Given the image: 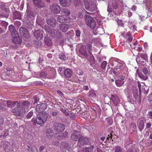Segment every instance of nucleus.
<instances>
[{
	"label": "nucleus",
	"instance_id": "obj_41",
	"mask_svg": "<svg viewBox=\"0 0 152 152\" xmlns=\"http://www.w3.org/2000/svg\"><path fill=\"white\" fill-rule=\"evenodd\" d=\"M117 68L118 72V74H123V71H124V68L122 66H120Z\"/></svg>",
	"mask_w": 152,
	"mask_h": 152
},
{
	"label": "nucleus",
	"instance_id": "obj_25",
	"mask_svg": "<svg viewBox=\"0 0 152 152\" xmlns=\"http://www.w3.org/2000/svg\"><path fill=\"white\" fill-rule=\"evenodd\" d=\"M60 4L64 7L69 6L71 2V0H59Z\"/></svg>",
	"mask_w": 152,
	"mask_h": 152
},
{
	"label": "nucleus",
	"instance_id": "obj_35",
	"mask_svg": "<svg viewBox=\"0 0 152 152\" xmlns=\"http://www.w3.org/2000/svg\"><path fill=\"white\" fill-rule=\"evenodd\" d=\"M144 121L142 120H141L140 121L138 127L140 131H142V129H144Z\"/></svg>",
	"mask_w": 152,
	"mask_h": 152
},
{
	"label": "nucleus",
	"instance_id": "obj_22",
	"mask_svg": "<svg viewBox=\"0 0 152 152\" xmlns=\"http://www.w3.org/2000/svg\"><path fill=\"white\" fill-rule=\"evenodd\" d=\"M136 73L138 76L143 80H145L148 78V76L144 74V75L138 69L137 70Z\"/></svg>",
	"mask_w": 152,
	"mask_h": 152
},
{
	"label": "nucleus",
	"instance_id": "obj_18",
	"mask_svg": "<svg viewBox=\"0 0 152 152\" xmlns=\"http://www.w3.org/2000/svg\"><path fill=\"white\" fill-rule=\"evenodd\" d=\"M29 104V102L26 100H22L19 101L18 102L17 104V105H18V106L25 107V109L28 107Z\"/></svg>",
	"mask_w": 152,
	"mask_h": 152
},
{
	"label": "nucleus",
	"instance_id": "obj_39",
	"mask_svg": "<svg viewBox=\"0 0 152 152\" xmlns=\"http://www.w3.org/2000/svg\"><path fill=\"white\" fill-rule=\"evenodd\" d=\"M115 152H122V148L119 145H117L115 148Z\"/></svg>",
	"mask_w": 152,
	"mask_h": 152
},
{
	"label": "nucleus",
	"instance_id": "obj_12",
	"mask_svg": "<svg viewBox=\"0 0 152 152\" xmlns=\"http://www.w3.org/2000/svg\"><path fill=\"white\" fill-rule=\"evenodd\" d=\"M51 11L54 13H58L61 11L60 6L58 4H53L50 7Z\"/></svg>",
	"mask_w": 152,
	"mask_h": 152
},
{
	"label": "nucleus",
	"instance_id": "obj_16",
	"mask_svg": "<svg viewBox=\"0 0 152 152\" xmlns=\"http://www.w3.org/2000/svg\"><path fill=\"white\" fill-rule=\"evenodd\" d=\"M87 51L86 47L83 45L80 47L79 50L80 53L82 56L85 57H88Z\"/></svg>",
	"mask_w": 152,
	"mask_h": 152
},
{
	"label": "nucleus",
	"instance_id": "obj_7",
	"mask_svg": "<svg viewBox=\"0 0 152 152\" xmlns=\"http://www.w3.org/2000/svg\"><path fill=\"white\" fill-rule=\"evenodd\" d=\"M53 127L54 129L57 132H61L63 131L65 129V126L63 124L55 122L53 124Z\"/></svg>",
	"mask_w": 152,
	"mask_h": 152
},
{
	"label": "nucleus",
	"instance_id": "obj_10",
	"mask_svg": "<svg viewBox=\"0 0 152 152\" xmlns=\"http://www.w3.org/2000/svg\"><path fill=\"white\" fill-rule=\"evenodd\" d=\"M19 31L21 36L25 38L29 37L28 32L26 28L21 26L20 27Z\"/></svg>",
	"mask_w": 152,
	"mask_h": 152
},
{
	"label": "nucleus",
	"instance_id": "obj_36",
	"mask_svg": "<svg viewBox=\"0 0 152 152\" xmlns=\"http://www.w3.org/2000/svg\"><path fill=\"white\" fill-rule=\"evenodd\" d=\"M113 101L114 104L117 105L120 101L119 98L117 96L114 97L113 99Z\"/></svg>",
	"mask_w": 152,
	"mask_h": 152
},
{
	"label": "nucleus",
	"instance_id": "obj_27",
	"mask_svg": "<svg viewBox=\"0 0 152 152\" xmlns=\"http://www.w3.org/2000/svg\"><path fill=\"white\" fill-rule=\"evenodd\" d=\"M33 1L34 4L37 7L41 8L44 7V4L41 0H33Z\"/></svg>",
	"mask_w": 152,
	"mask_h": 152
},
{
	"label": "nucleus",
	"instance_id": "obj_59",
	"mask_svg": "<svg viewBox=\"0 0 152 152\" xmlns=\"http://www.w3.org/2000/svg\"><path fill=\"white\" fill-rule=\"evenodd\" d=\"M4 119L1 117L0 116V126H2L3 125V123L4 122Z\"/></svg>",
	"mask_w": 152,
	"mask_h": 152
},
{
	"label": "nucleus",
	"instance_id": "obj_20",
	"mask_svg": "<svg viewBox=\"0 0 152 152\" xmlns=\"http://www.w3.org/2000/svg\"><path fill=\"white\" fill-rule=\"evenodd\" d=\"M59 26L60 30L64 33L66 32L69 28L68 25L66 24H61Z\"/></svg>",
	"mask_w": 152,
	"mask_h": 152
},
{
	"label": "nucleus",
	"instance_id": "obj_32",
	"mask_svg": "<svg viewBox=\"0 0 152 152\" xmlns=\"http://www.w3.org/2000/svg\"><path fill=\"white\" fill-rule=\"evenodd\" d=\"M45 44L48 46H51L52 42L50 39L48 37H45Z\"/></svg>",
	"mask_w": 152,
	"mask_h": 152
},
{
	"label": "nucleus",
	"instance_id": "obj_46",
	"mask_svg": "<svg viewBox=\"0 0 152 152\" xmlns=\"http://www.w3.org/2000/svg\"><path fill=\"white\" fill-rule=\"evenodd\" d=\"M0 23L2 26L5 28H6L8 24V23L5 21H1Z\"/></svg>",
	"mask_w": 152,
	"mask_h": 152
},
{
	"label": "nucleus",
	"instance_id": "obj_51",
	"mask_svg": "<svg viewBox=\"0 0 152 152\" xmlns=\"http://www.w3.org/2000/svg\"><path fill=\"white\" fill-rule=\"evenodd\" d=\"M33 114V112L31 111L29 112L26 115V117L27 119H29L31 118V117L32 116Z\"/></svg>",
	"mask_w": 152,
	"mask_h": 152
},
{
	"label": "nucleus",
	"instance_id": "obj_14",
	"mask_svg": "<svg viewBox=\"0 0 152 152\" xmlns=\"http://www.w3.org/2000/svg\"><path fill=\"white\" fill-rule=\"evenodd\" d=\"M60 149L63 152L65 151L66 150L69 151L70 149V146L67 142H62L61 143Z\"/></svg>",
	"mask_w": 152,
	"mask_h": 152
},
{
	"label": "nucleus",
	"instance_id": "obj_38",
	"mask_svg": "<svg viewBox=\"0 0 152 152\" xmlns=\"http://www.w3.org/2000/svg\"><path fill=\"white\" fill-rule=\"evenodd\" d=\"M61 11L63 13L67 16L69 15L70 13V11L66 9H63Z\"/></svg>",
	"mask_w": 152,
	"mask_h": 152
},
{
	"label": "nucleus",
	"instance_id": "obj_56",
	"mask_svg": "<svg viewBox=\"0 0 152 152\" xmlns=\"http://www.w3.org/2000/svg\"><path fill=\"white\" fill-rule=\"evenodd\" d=\"M122 74V75H121L120 78L121 80H123L125 79L126 77V73L124 72Z\"/></svg>",
	"mask_w": 152,
	"mask_h": 152
},
{
	"label": "nucleus",
	"instance_id": "obj_60",
	"mask_svg": "<svg viewBox=\"0 0 152 152\" xmlns=\"http://www.w3.org/2000/svg\"><path fill=\"white\" fill-rule=\"evenodd\" d=\"M113 73L116 75H118V72L117 68L116 69H114L113 70Z\"/></svg>",
	"mask_w": 152,
	"mask_h": 152
},
{
	"label": "nucleus",
	"instance_id": "obj_42",
	"mask_svg": "<svg viewBox=\"0 0 152 152\" xmlns=\"http://www.w3.org/2000/svg\"><path fill=\"white\" fill-rule=\"evenodd\" d=\"M39 76L40 77L44 78L47 77V74L45 72H42L39 73Z\"/></svg>",
	"mask_w": 152,
	"mask_h": 152
},
{
	"label": "nucleus",
	"instance_id": "obj_64",
	"mask_svg": "<svg viewBox=\"0 0 152 152\" xmlns=\"http://www.w3.org/2000/svg\"><path fill=\"white\" fill-rule=\"evenodd\" d=\"M148 115L149 116V118L150 119H152V112L149 111L148 113Z\"/></svg>",
	"mask_w": 152,
	"mask_h": 152
},
{
	"label": "nucleus",
	"instance_id": "obj_63",
	"mask_svg": "<svg viewBox=\"0 0 152 152\" xmlns=\"http://www.w3.org/2000/svg\"><path fill=\"white\" fill-rule=\"evenodd\" d=\"M6 110V108L3 107L2 106L1 104L0 103V110H2L3 111H5Z\"/></svg>",
	"mask_w": 152,
	"mask_h": 152
},
{
	"label": "nucleus",
	"instance_id": "obj_31",
	"mask_svg": "<svg viewBox=\"0 0 152 152\" xmlns=\"http://www.w3.org/2000/svg\"><path fill=\"white\" fill-rule=\"evenodd\" d=\"M94 148L93 145L91 146L90 147H85L83 149V152H92Z\"/></svg>",
	"mask_w": 152,
	"mask_h": 152
},
{
	"label": "nucleus",
	"instance_id": "obj_52",
	"mask_svg": "<svg viewBox=\"0 0 152 152\" xmlns=\"http://www.w3.org/2000/svg\"><path fill=\"white\" fill-rule=\"evenodd\" d=\"M75 3L76 6L78 7L82 6V4L80 0H78L77 1H75Z\"/></svg>",
	"mask_w": 152,
	"mask_h": 152
},
{
	"label": "nucleus",
	"instance_id": "obj_43",
	"mask_svg": "<svg viewBox=\"0 0 152 152\" xmlns=\"http://www.w3.org/2000/svg\"><path fill=\"white\" fill-rule=\"evenodd\" d=\"M142 71L144 75L148 77V71L147 68L146 67L143 68Z\"/></svg>",
	"mask_w": 152,
	"mask_h": 152
},
{
	"label": "nucleus",
	"instance_id": "obj_6",
	"mask_svg": "<svg viewBox=\"0 0 152 152\" xmlns=\"http://www.w3.org/2000/svg\"><path fill=\"white\" fill-rule=\"evenodd\" d=\"M89 143V138L83 136L81 135L78 141L77 144L79 146H82L84 145H88Z\"/></svg>",
	"mask_w": 152,
	"mask_h": 152
},
{
	"label": "nucleus",
	"instance_id": "obj_40",
	"mask_svg": "<svg viewBox=\"0 0 152 152\" xmlns=\"http://www.w3.org/2000/svg\"><path fill=\"white\" fill-rule=\"evenodd\" d=\"M112 6L114 9H116L118 7V4L115 1H112Z\"/></svg>",
	"mask_w": 152,
	"mask_h": 152
},
{
	"label": "nucleus",
	"instance_id": "obj_4",
	"mask_svg": "<svg viewBox=\"0 0 152 152\" xmlns=\"http://www.w3.org/2000/svg\"><path fill=\"white\" fill-rule=\"evenodd\" d=\"M85 21L87 25L91 28L93 29L95 28L96 25V22L92 17L89 16H86Z\"/></svg>",
	"mask_w": 152,
	"mask_h": 152
},
{
	"label": "nucleus",
	"instance_id": "obj_54",
	"mask_svg": "<svg viewBox=\"0 0 152 152\" xmlns=\"http://www.w3.org/2000/svg\"><path fill=\"white\" fill-rule=\"evenodd\" d=\"M81 34V31L79 30H77L75 31V36L77 37H80Z\"/></svg>",
	"mask_w": 152,
	"mask_h": 152
},
{
	"label": "nucleus",
	"instance_id": "obj_34",
	"mask_svg": "<svg viewBox=\"0 0 152 152\" xmlns=\"http://www.w3.org/2000/svg\"><path fill=\"white\" fill-rule=\"evenodd\" d=\"M115 83L117 86L120 87L124 83V81L120 80H117L115 81Z\"/></svg>",
	"mask_w": 152,
	"mask_h": 152
},
{
	"label": "nucleus",
	"instance_id": "obj_24",
	"mask_svg": "<svg viewBox=\"0 0 152 152\" xmlns=\"http://www.w3.org/2000/svg\"><path fill=\"white\" fill-rule=\"evenodd\" d=\"M9 29L12 35L16 34L17 35L18 32L15 30V27L12 25H10L9 26Z\"/></svg>",
	"mask_w": 152,
	"mask_h": 152
},
{
	"label": "nucleus",
	"instance_id": "obj_50",
	"mask_svg": "<svg viewBox=\"0 0 152 152\" xmlns=\"http://www.w3.org/2000/svg\"><path fill=\"white\" fill-rule=\"evenodd\" d=\"M133 48L135 50H136L139 52H140L142 50V48L141 47H134Z\"/></svg>",
	"mask_w": 152,
	"mask_h": 152
},
{
	"label": "nucleus",
	"instance_id": "obj_5",
	"mask_svg": "<svg viewBox=\"0 0 152 152\" xmlns=\"http://www.w3.org/2000/svg\"><path fill=\"white\" fill-rule=\"evenodd\" d=\"M85 8L91 12L96 11L97 10V7L94 4H92L91 2H89L88 1L84 2Z\"/></svg>",
	"mask_w": 152,
	"mask_h": 152
},
{
	"label": "nucleus",
	"instance_id": "obj_44",
	"mask_svg": "<svg viewBox=\"0 0 152 152\" xmlns=\"http://www.w3.org/2000/svg\"><path fill=\"white\" fill-rule=\"evenodd\" d=\"M135 147H136L135 144L132 145L131 146V148L128 149L127 152H133V149Z\"/></svg>",
	"mask_w": 152,
	"mask_h": 152
},
{
	"label": "nucleus",
	"instance_id": "obj_53",
	"mask_svg": "<svg viewBox=\"0 0 152 152\" xmlns=\"http://www.w3.org/2000/svg\"><path fill=\"white\" fill-rule=\"evenodd\" d=\"M59 58L62 60H65L66 59V56L63 53H61L60 56Z\"/></svg>",
	"mask_w": 152,
	"mask_h": 152
},
{
	"label": "nucleus",
	"instance_id": "obj_45",
	"mask_svg": "<svg viewBox=\"0 0 152 152\" xmlns=\"http://www.w3.org/2000/svg\"><path fill=\"white\" fill-rule=\"evenodd\" d=\"M140 57L145 60L147 59V55L144 53H142L140 55Z\"/></svg>",
	"mask_w": 152,
	"mask_h": 152
},
{
	"label": "nucleus",
	"instance_id": "obj_1",
	"mask_svg": "<svg viewBox=\"0 0 152 152\" xmlns=\"http://www.w3.org/2000/svg\"><path fill=\"white\" fill-rule=\"evenodd\" d=\"M49 115L48 113L46 112L42 113L36 118V121L37 124L42 126L46 121Z\"/></svg>",
	"mask_w": 152,
	"mask_h": 152
},
{
	"label": "nucleus",
	"instance_id": "obj_47",
	"mask_svg": "<svg viewBox=\"0 0 152 152\" xmlns=\"http://www.w3.org/2000/svg\"><path fill=\"white\" fill-rule=\"evenodd\" d=\"M60 110L63 112L64 114L66 116H68L69 113H68L66 110L64 109H63L62 108H60Z\"/></svg>",
	"mask_w": 152,
	"mask_h": 152
},
{
	"label": "nucleus",
	"instance_id": "obj_57",
	"mask_svg": "<svg viewBox=\"0 0 152 152\" xmlns=\"http://www.w3.org/2000/svg\"><path fill=\"white\" fill-rule=\"evenodd\" d=\"M139 89V92L140 94H141L142 93V90L141 88V85L139 82H138L137 83Z\"/></svg>",
	"mask_w": 152,
	"mask_h": 152
},
{
	"label": "nucleus",
	"instance_id": "obj_30",
	"mask_svg": "<svg viewBox=\"0 0 152 152\" xmlns=\"http://www.w3.org/2000/svg\"><path fill=\"white\" fill-rule=\"evenodd\" d=\"M88 95L89 97L91 99H94L96 98V94L94 91L93 90L90 91L88 93Z\"/></svg>",
	"mask_w": 152,
	"mask_h": 152
},
{
	"label": "nucleus",
	"instance_id": "obj_26",
	"mask_svg": "<svg viewBox=\"0 0 152 152\" xmlns=\"http://www.w3.org/2000/svg\"><path fill=\"white\" fill-rule=\"evenodd\" d=\"M7 107L10 108H12L14 107L15 104H18V102L13 101L10 100H8L7 101Z\"/></svg>",
	"mask_w": 152,
	"mask_h": 152
},
{
	"label": "nucleus",
	"instance_id": "obj_3",
	"mask_svg": "<svg viewBox=\"0 0 152 152\" xmlns=\"http://www.w3.org/2000/svg\"><path fill=\"white\" fill-rule=\"evenodd\" d=\"M0 8L2 12V17L7 18L10 14V10L6 3H1L0 5Z\"/></svg>",
	"mask_w": 152,
	"mask_h": 152
},
{
	"label": "nucleus",
	"instance_id": "obj_29",
	"mask_svg": "<svg viewBox=\"0 0 152 152\" xmlns=\"http://www.w3.org/2000/svg\"><path fill=\"white\" fill-rule=\"evenodd\" d=\"M64 74L66 77H70L72 74V72L70 69H66L64 71Z\"/></svg>",
	"mask_w": 152,
	"mask_h": 152
},
{
	"label": "nucleus",
	"instance_id": "obj_19",
	"mask_svg": "<svg viewBox=\"0 0 152 152\" xmlns=\"http://www.w3.org/2000/svg\"><path fill=\"white\" fill-rule=\"evenodd\" d=\"M127 36H128V38L127 39V40H126V41L124 42L122 45L124 46L125 47H127L128 46L130 45V46L132 47V44L130 43V42L132 41L133 38L130 34L128 35Z\"/></svg>",
	"mask_w": 152,
	"mask_h": 152
},
{
	"label": "nucleus",
	"instance_id": "obj_8",
	"mask_svg": "<svg viewBox=\"0 0 152 152\" xmlns=\"http://www.w3.org/2000/svg\"><path fill=\"white\" fill-rule=\"evenodd\" d=\"M81 135L80 132L77 130L73 131L71 136V139L74 141H78Z\"/></svg>",
	"mask_w": 152,
	"mask_h": 152
},
{
	"label": "nucleus",
	"instance_id": "obj_21",
	"mask_svg": "<svg viewBox=\"0 0 152 152\" xmlns=\"http://www.w3.org/2000/svg\"><path fill=\"white\" fill-rule=\"evenodd\" d=\"M46 135L48 138H52L53 135V130L50 128H48L46 129Z\"/></svg>",
	"mask_w": 152,
	"mask_h": 152
},
{
	"label": "nucleus",
	"instance_id": "obj_2",
	"mask_svg": "<svg viewBox=\"0 0 152 152\" xmlns=\"http://www.w3.org/2000/svg\"><path fill=\"white\" fill-rule=\"evenodd\" d=\"M13 115L16 116H22L26 112L25 107L18 106L17 104L16 108L13 109L11 111Z\"/></svg>",
	"mask_w": 152,
	"mask_h": 152
},
{
	"label": "nucleus",
	"instance_id": "obj_48",
	"mask_svg": "<svg viewBox=\"0 0 152 152\" xmlns=\"http://www.w3.org/2000/svg\"><path fill=\"white\" fill-rule=\"evenodd\" d=\"M86 47L87 50L88 51H90L91 50L92 47L91 44L89 43L87 44L86 46Z\"/></svg>",
	"mask_w": 152,
	"mask_h": 152
},
{
	"label": "nucleus",
	"instance_id": "obj_33",
	"mask_svg": "<svg viewBox=\"0 0 152 152\" xmlns=\"http://www.w3.org/2000/svg\"><path fill=\"white\" fill-rule=\"evenodd\" d=\"M13 16L15 19H20L21 18V15L20 12L18 11H15L13 13Z\"/></svg>",
	"mask_w": 152,
	"mask_h": 152
},
{
	"label": "nucleus",
	"instance_id": "obj_28",
	"mask_svg": "<svg viewBox=\"0 0 152 152\" xmlns=\"http://www.w3.org/2000/svg\"><path fill=\"white\" fill-rule=\"evenodd\" d=\"M27 150L31 152H37V147L34 145H30L27 146Z\"/></svg>",
	"mask_w": 152,
	"mask_h": 152
},
{
	"label": "nucleus",
	"instance_id": "obj_13",
	"mask_svg": "<svg viewBox=\"0 0 152 152\" xmlns=\"http://www.w3.org/2000/svg\"><path fill=\"white\" fill-rule=\"evenodd\" d=\"M17 35L15 34L12 35L13 38L12 39V42L16 44H21L22 42V39L21 37H19L18 33H17Z\"/></svg>",
	"mask_w": 152,
	"mask_h": 152
},
{
	"label": "nucleus",
	"instance_id": "obj_55",
	"mask_svg": "<svg viewBox=\"0 0 152 152\" xmlns=\"http://www.w3.org/2000/svg\"><path fill=\"white\" fill-rule=\"evenodd\" d=\"M70 118H75V116L74 113L72 112H71L69 113V115Z\"/></svg>",
	"mask_w": 152,
	"mask_h": 152
},
{
	"label": "nucleus",
	"instance_id": "obj_61",
	"mask_svg": "<svg viewBox=\"0 0 152 152\" xmlns=\"http://www.w3.org/2000/svg\"><path fill=\"white\" fill-rule=\"evenodd\" d=\"M76 73L79 75H82L83 74V72L80 69H78Z\"/></svg>",
	"mask_w": 152,
	"mask_h": 152
},
{
	"label": "nucleus",
	"instance_id": "obj_9",
	"mask_svg": "<svg viewBox=\"0 0 152 152\" xmlns=\"http://www.w3.org/2000/svg\"><path fill=\"white\" fill-rule=\"evenodd\" d=\"M47 107V105L46 104L41 103L36 105V109L37 112L40 113L45 110Z\"/></svg>",
	"mask_w": 152,
	"mask_h": 152
},
{
	"label": "nucleus",
	"instance_id": "obj_62",
	"mask_svg": "<svg viewBox=\"0 0 152 152\" xmlns=\"http://www.w3.org/2000/svg\"><path fill=\"white\" fill-rule=\"evenodd\" d=\"M58 113L57 112L53 111V112H52V115L53 116L55 117V116H57V115L58 114Z\"/></svg>",
	"mask_w": 152,
	"mask_h": 152
},
{
	"label": "nucleus",
	"instance_id": "obj_23",
	"mask_svg": "<svg viewBox=\"0 0 152 152\" xmlns=\"http://www.w3.org/2000/svg\"><path fill=\"white\" fill-rule=\"evenodd\" d=\"M56 22L55 19L53 18H50L47 20V24L53 27L55 26Z\"/></svg>",
	"mask_w": 152,
	"mask_h": 152
},
{
	"label": "nucleus",
	"instance_id": "obj_15",
	"mask_svg": "<svg viewBox=\"0 0 152 152\" xmlns=\"http://www.w3.org/2000/svg\"><path fill=\"white\" fill-rule=\"evenodd\" d=\"M68 132L65 131L62 133H57L55 134L56 137H57L58 139H63L67 137H68Z\"/></svg>",
	"mask_w": 152,
	"mask_h": 152
},
{
	"label": "nucleus",
	"instance_id": "obj_11",
	"mask_svg": "<svg viewBox=\"0 0 152 152\" xmlns=\"http://www.w3.org/2000/svg\"><path fill=\"white\" fill-rule=\"evenodd\" d=\"M44 32L42 29L35 30L34 32V35L35 38L39 39H41L43 37Z\"/></svg>",
	"mask_w": 152,
	"mask_h": 152
},
{
	"label": "nucleus",
	"instance_id": "obj_58",
	"mask_svg": "<svg viewBox=\"0 0 152 152\" xmlns=\"http://www.w3.org/2000/svg\"><path fill=\"white\" fill-rule=\"evenodd\" d=\"M142 89H141L142 90V92H143L144 94H145L146 93H147V90H145V88H147V87L145 86H142Z\"/></svg>",
	"mask_w": 152,
	"mask_h": 152
},
{
	"label": "nucleus",
	"instance_id": "obj_49",
	"mask_svg": "<svg viewBox=\"0 0 152 152\" xmlns=\"http://www.w3.org/2000/svg\"><path fill=\"white\" fill-rule=\"evenodd\" d=\"M107 62L106 61H104L101 64V67L103 69H104L106 66Z\"/></svg>",
	"mask_w": 152,
	"mask_h": 152
},
{
	"label": "nucleus",
	"instance_id": "obj_37",
	"mask_svg": "<svg viewBox=\"0 0 152 152\" xmlns=\"http://www.w3.org/2000/svg\"><path fill=\"white\" fill-rule=\"evenodd\" d=\"M53 37L56 38L58 39H59L61 38L62 35L61 33L59 32H57L56 34H55L54 35H53Z\"/></svg>",
	"mask_w": 152,
	"mask_h": 152
},
{
	"label": "nucleus",
	"instance_id": "obj_17",
	"mask_svg": "<svg viewBox=\"0 0 152 152\" xmlns=\"http://www.w3.org/2000/svg\"><path fill=\"white\" fill-rule=\"evenodd\" d=\"M57 20L61 23H67L69 22V20L67 18L65 15H60L57 18Z\"/></svg>",
	"mask_w": 152,
	"mask_h": 152
}]
</instances>
